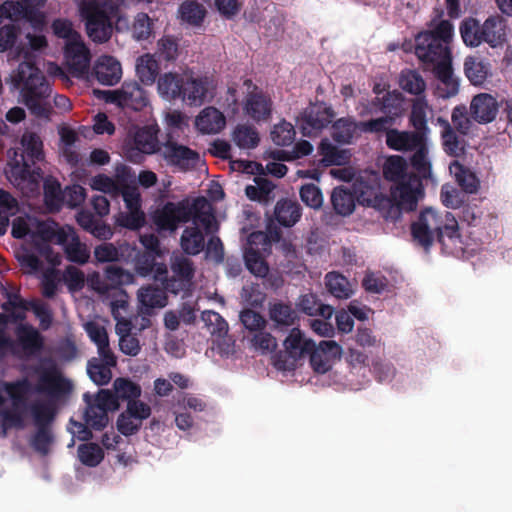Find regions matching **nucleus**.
Segmentation results:
<instances>
[{"label":"nucleus","instance_id":"1","mask_svg":"<svg viewBox=\"0 0 512 512\" xmlns=\"http://www.w3.org/2000/svg\"><path fill=\"white\" fill-rule=\"evenodd\" d=\"M411 234L425 249H429L436 240L446 253L453 252V246L460 238L455 216L448 211L439 213L432 208H426L420 213L417 221L411 225Z\"/></svg>","mask_w":512,"mask_h":512},{"label":"nucleus","instance_id":"2","mask_svg":"<svg viewBox=\"0 0 512 512\" xmlns=\"http://www.w3.org/2000/svg\"><path fill=\"white\" fill-rule=\"evenodd\" d=\"M11 79L15 88H21L23 101L31 114L38 118H49L52 89L42 71L33 63L22 62Z\"/></svg>","mask_w":512,"mask_h":512},{"label":"nucleus","instance_id":"3","mask_svg":"<svg viewBox=\"0 0 512 512\" xmlns=\"http://www.w3.org/2000/svg\"><path fill=\"white\" fill-rule=\"evenodd\" d=\"M22 152L16 149L8 151L10 177L15 181L36 183L42 176V170L36 163L44 160L43 141L32 131H25L21 137Z\"/></svg>","mask_w":512,"mask_h":512},{"label":"nucleus","instance_id":"4","mask_svg":"<svg viewBox=\"0 0 512 512\" xmlns=\"http://www.w3.org/2000/svg\"><path fill=\"white\" fill-rule=\"evenodd\" d=\"M86 404L83 419L78 422L70 419V423L76 429L73 431L81 441H89L93 438L92 430L102 431L109 423L108 412L115 411L116 403L109 390L100 389L96 394L86 392L83 394Z\"/></svg>","mask_w":512,"mask_h":512},{"label":"nucleus","instance_id":"5","mask_svg":"<svg viewBox=\"0 0 512 512\" xmlns=\"http://www.w3.org/2000/svg\"><path fill=\"white\" fill-rule=\"evenodd\" d=\"M414 52L426 70H434L442 62L452 60L450 47L441 44L430 31H422L416 35Z\"/></svg>","mask_w":512,"mask_h":512},{"label":"nucleus","instance_id":"6","mask_svg":"<svg viewBox=\"0 0 512 512\" xmlns=\"http://www.w3.org/2000/svg\"><path fill=\"white\" fill-rule=\"evenodd\" d=\"M159 154L168 166L180 172L193 170L200 160L196 150L178 143L170 133L162 140Z\"/></svg>","mask_w":512,"mask_h":512},{"label":"nucleus","instance_id":"7","mask_svg":"<svg viewBox=\"0 0 512 512\" xmlns=\"http://www.w3.org/2000/svg\"><path fill=\"white\" fill-rule=\"evenodd\" d=\"M335 111L325 102L310 103L297 117V124L304 136L318 135L332 123Z\"/></svg>","mask_w":512,"mask_h":512},{"label":"nucleus","instance_id":"8","mask_svg":"<svg viewBox=\"0 0 512 512\" xmlns=\"http://www.w3.org/2000/svg\"><path fill=\"white\" fill-rule=\"evenodd\" d=\"M243 85L248 90L243 107L245 114L256 122L269 120L273 110L271 96L254 84L251 79H245Z\"/></svg>","mask_w":512,"mask_h":512},{"label":"nucleus","instance_id":"9","mask_svg":"<svg viewBox=\"0 0 512 512\" xmlns=\"http://www.w3.org/2000/svg\"><path fill=\"white\" fill-rule=\"evenodd\" d=\"M82 14L86 20V30L89 37L98 43L108 41L112 35V21L104 8L90 2L82 8Z\"/></svg>","mask_w":512,"mask_h":512},{"label":"nucleus","instance_id":"10","mask_svg":"<svg viewBox=\"0 0 512 512\" xmlns=\"http://www.w3.org/2000/svg\"><path fill=\"white\" fill-rule=\"evenodd\" d=\"M106 102L140 111L148 105L146 91L136 81H125L120 89L103 91Z\"/></svg>","mask_w":512,"mask_h":512},{"label":"nucleus","instance_id":"11","mask_svg":"<svg viewBox=\"0 0 512 512\" xmlns=\"http://www.w3.org/2000/svg\"><path fill=\"white\" fill-rule=\"evenodd\" d=\"M170 268L173 275L165 279V289L174 295L190 290L195 275L193 261L182 254L174 253L170 258Z\"/></svg>","mask_w":512,"mask_h":512},{"label":"nucleus","instance_id":"12","mask_svg":"<svg viewBox=\"0 0 512 512\" xmlns=\"http://www.w3.org/2000/svg\"><path fill=\"white\" fill-rule=\"evenodd\" d=\"M192 209L185 202H167L157 209L153 215V222L159 230L174 231L180 223L191 220Z\"/></svg>","mask_w":512,"mask_h":512},{"label":"nucleus","instance_id":"13","mask_svg":"<svg viewBox=\"0 0 512 512\" xmlns=\"http://www.w3.org/2000/svg\"><path fill=\"white\" fill-rule=\"evenodd\" d=\"M421 192V178L415 173H410L409 176L394 183L391 187L390 195L394 200L404 204L406 209L412 210L417 204V195Z\"/></svg>","mask_w":512,"mask_h":512},{"label":"nucleus","instance_id":"14","mask_svg":"<svg viewBox=\"0 0 512 512\" xmlns=\"http://www.w3.org/2000/svg\"><path fill=\"white\" fill-rule=\"evenodd\" d=\"M87 363V373L90 379L98 386L107 385L112 379L111 368L117 365V358L113 352L98 354Z\"/></svg>","mask_w":512,"mask_h":512},{"label":"nucleus","instance_id":"15","mask_svg":"<svg viewBox=\"0 0 512 512\" xmlns=\"http://www.w3.org/2000/svg\"><path fill=\"white\" fill-rule=\"evenodd\" d=\"M182 84L179 99L191 106L202 105L209 89L208 78L184 75Z\"/></svg>","mask_w":512,"mask_h":512},{"label":"nucleus","instance_id":"16","mask_svg":"<svg viewBox=\"0 0 512 512\" xmlns=\"http://www.w3.org/2000/svg\"><path fill=\"white\" fill-rule=\"evenodd\" d=\"M69 382L62 377L55 366L44 368L38 377L36 390L53 396H60L69 390Z\"/></svg>","mask_w":512,"mask_h":512},{"label":"nucleus","instance_id":"17","mask_svg":"<svg viewBox=\"0 0 512 512\" xmlns=\"http://www.w3.org/2000/svg\"><path fill=\"white\" fill-rule=\"evenodd\" d=\"M426 140L419 132L398 130L396 128L387 131L385 143L387 147L394 151L411 152L421 146Z\"/></svg>","mask_w":512,"mask_h":512},{"label":"nucleus","instance_id":"18","mask_svg":"<svg viewBox=\"0 0 512 512\" xmlns=\"http://www.w3.org/2000/svg\"><path fill=\"white\" fill-rule=\"evenodd\" d=\"M266 235L262 232H253L250 234L248 238V242L250 244V247L247 248L244 252V261L246 268L249 270V272L256 277L263 278L265 277L269 272V266L265 259L263 258L262 254L252 247L253 244H256L258 242H265Z\"/></svg>","mask_w":512,"mask_h":512},{"label":"nucleus","instance_id":"19","mask_svg":"<svg viewBox=\"0 0 512 512\" xmlns=\"http://www.w3.org/2000/svg\"><path fill=\"white\" fill-rule=\"evenodd\" d=\"M92 74L100 84L113 86L121 79L122 67L116 58L104 55L96 61Z\"/></svg>","mask_w":512,"mask_h":512},{"label":"nucleus","instance_id":"20","mask_svg":"<svg viewBox=\"0 0 512 512\" xmlns=\"http://www.w3.org/2000/svg\"><path fill=\"white\" fill-rule=\"evenodd\" d=\"M65 58L71 73L82 75L90 65V51L81 41H69L65 47Z\"/></svg>","mask_w":512,"mask_h":512},{"label":"nucleus","instance_id":"21","mask_svg":"<svg viewBox=\"0 0 512 512\" xmlns=\"http://www.w3.org/2000/svg\"><path fill=\"white\" fill-rule=\"evenodd\" d=\"M167 290L154 284L142 286L137 293L141 311L144 314L151 315L156 308H163L167 305Z\"/></svg>","mask_w":512,"mask_h":512},{"label":"nucleus","instance_id":"22","mask_svg":"<svg viewBox=\"0 0 512 512\" xmlns=\"http://www.w3.org/2000/svg\"><path fill=\"white\" fill-rule=\"evenodd\" d=\"M439 80L436 88L438 97L448 99L455 96L459 91V81L453 75L452 60L442 62L436 69L432 70Z\"/></svg>","mask_w":512,"mask_h":512},{"label":"nucleus","instance_id":"23","mask_svg":"<svg viewBox=\"0 0 512 512\" xmlns=\"http://www.w3.org/2000/svg\"><path fill=\"white\" fill-rule=\"evenodd\" d=\"M15 335L24 354L31 356L42 350L44 339L32 325L20 323L15 329Z\"/></svg>","mask_w":512,"mask_h":512},{"label":"nucleus","instance_id":"24","mask_svg":"<svg viewBox=\"0 0 512 512\" xmlns=\"http://www.w3.org/2000/svg\"><path fill=\"white\" fill-rule=\"evenodd\" d=\"M76 220L81 228L99 240H109L114 234L109 224L105 223L101 217H95L90 211H80L76 216Z\"/></svg>","mask_w":512,"mask_h":512},{"label":"nucleus","instance_id":"25","mask_svg":"<svg viewBox=\"0 0 512 512\" xmlns=\"http://www.w3.org/2000/svg\"><path fill=\"white\" fill-rule=\"evenodd\" d=\"M332 139L338 144H351L360 137V122L352 117H341L332 123Z\"/></svg>","mask_w":512,"mask_h":512},{"label":"nucleus","instance_id":"26","mask_svg":"<svg viewBox=\"0 0 512 512\" xmlns=\"http://www.w3.org/2000/svg\"><path fill=\"white\" fill-rule=\"evenodd\" d=\"M226 124L223 113L215 107L204 108L196 117L195 126L203 134L220 132Z\"/></svg>","mask_w":512,"mask_h":512},{"label":"nucleus","instance_id":"27","mask_svg":"<svg viewBox=\"0 0 512 512\" xmlns=\"http://www.w3.org/2000/svg\"><path fill=\"white\" fill-rule=\"evenodd\" d=\"M159 131L157 125L143 126L135 132L132 144L141 148L148 155L160 153L162 141L158 138Z\"/></svg>","mask_w":512,"mask_h":512},{"label":"nucleus","instance_id":"28","mask_svg":"<svg viewBox=\"0 0 512 512\" xmlns=\"http://www.w3.org/2000/svg\"><path fill=\"white\" fill-rule=\"evenodd\" d=\"M506 37L505 20L497 15L489 17L482 24V41L488 43L491 47L502 46Z\"/></svg>","mask_w":512,"mask_h":512},{"label":"nucleus","instance_id":"29","mask_svg":"<svg viewBox=\"0 0 512 512\" xmlns=\"http://www.w3.org/2000/svg\"><path fill=\"white\" fill-rule=\"evenodd\" d=\"M284 347L289 357L297 360L306 356L311 351L312 347H314V341L306 339L299 328L293 327L284 340Z\"/></svg>","mask_w":512,"mask_h":512},{"label":"nucleus","instance_id":"30","mask_svg":"<svg viewBox=\"0 0 512 512\" xmlns=\"http://www.w3.org/2000/svg\"><path fill=\"white\" fill-rule=\"evenodd\" d=\"M269 318L274 329L287 330L295 324L298 315L290 304L275 302L269 306Z\"/></svg>","mask_w":512,"mask_h":512},{"label":"nucleus","instance_id":"31","mask_svg":"<svg viewBox=\"0 0 512 512\" xmlns=\"http://www.w3.org/2000/svg\"><path fill=\"white\" fill-rule=\"evenodd\" d=\"M274 214L280 225L292 227L301 218L302 208L297 201L281 199L276 203Z\"/></svg>","mask_w":512,"mask_h":512},{"label":"nucleus","instance_id":"32","mask_svg":"<svg viewBox=\"0 0 512 512\" xmlns=\"http://www.w3.org/2000/svg\"><path fill=\"white\" fill-rule=\"evenodd\" d=\"M183 76L184 75L175 72H167L159 76L157 81L159 95L170 101L179 99L183 85Z\"/></svg>","mask_w":512,"mask_h":512},{"label":"nucleus","instance_id":"33","mask_svg":"<svg viewBox=\"0 0 512 512\" xmlns=\"http://www.w3.org/2000/svg\"><path fill=\"white\" fill-rule=\"evenodd\" d=\"M159 64L153 55L147 53L136 60V75L142 84L151 86L159 74Z\"/></svg>","mask_w":512,"mask_h":512},{"label":"nucleus","instance_id":"34","mask_svg":"<svg viewBox=\"0 0 512 512\" xmlns=\"http://www.w3.org/2000/svg\"><path fill=\"white\" fill-rule=\"evenodd\" d=\"M181 248L188 255H198L205 248V236L198 226L186 227L180 239Z\"/></svg>","mask_w":512,"mask_h":512},{"label":"nucleus","instance_id":"35","mask_svg":"<svg viewBox=\"0 0 512 512\" xmlns=\"http://www.w3.org/2000/svg\"><path fill=\"white\" fill-rule=\"evenodd\" d=\"M4 389L11 399L13 408H26L28 395L31 392V383L27 378L6 382Z\"/></svg>","mask_w":512,"mask_h":512},{"label":"nucleus","instance_id":"36","mask_svg":"<svg viewBox=\"0 0 512 512\" xmlns=\"http://www.w3.org/2000/svg\"><path fill=\"white\" fill-rule=\"evenodd\" d=\"M443 130L441 133L444 151L454 157H459L465 152L464 141L456 134L447 120L439 119Z\"/></svg>","mask_w":512,"mask_h":512},{"label":"nucleus","instance_id":"37","mask_svg":"<svg viewBox=\"0 0 512 512\" xmlns=\"http://www.w3.org/2000/svg\"><path fill=\"white\" fill-rule=\"evenodd\" d=\"M325 285L328 292L337 299H348L353 294L349 280L335 271L326 274Z\"/></svg>","mask_w":512,"mask_h":512},{"label":"nucleus","instance_id":"38","mask_svg":"<svg viewBox=\"0 0 512 512\" xmlns=\"http://www.w3.org/2000/svg\"><path fill=\"white\" fill-rule=\"evenodd\" d=\"M114 393H111L115 399L116 408H119V400L135 401L141 395V387L128 378H117L113 383Z\"/></svg>","mask_w":512,"mask_h":512},{"label":"nucleus","instance_id":"39","mask_svg":"<svg viewBox=\"0 0 512 512\" xmlns=\"http://www.w3.org/2000/svg\"><path fill=\"white\" fill-rule=\"evenodd\" d=\"M331 204L338 215L349 216L355 209V196L347 188L336 187L331 194Z\"/></svg>","mask_w":512,"mask_h":512},{"label":"nucleus","instance_id":"40","mask_svg":"<svg viewBox=\"0 0 512 512\" xmlns=\"http://www.w3.org/2000/svg\"><path fill=\"white\" fill-rule=\"evenodd\" d=\"M449 170L464 192L474 193L477 191L479 180L473 172L465 168L458 161H453L449 166Z\"/></svg>","mask_w":512,"mask_h":512},{"label":"nucleus","instance_id":"41","mask_svg":"<svg viewBox=\"0 0 512 512\" xmlns=\"http://www.w3.org/2000/svg\"><path fill=\"white\" fill-rule=\"evenodd\" d=\"M373 206L381 212L382 216L386 220H391L393 222H396L401 218L402 209L405 208L404 204L400 203V201L394 200L391 195L390 197L376 195L373 200Z\"/></svg>","mask_w":512,"mask_h":512},{"label":"nucleus","instance_id":"42","mask_svg":"<svg viewBox=\"0 0 512 512\" xmlns=\"http://www.w3.org/2000/svg\"><path fill=\"white\" fill-rule=\"evenodd\" d=\"M407 169V162L402 156L392 155L384 163L383 175L386 180L396 183L410 175Z\"/></svg>","mask_w":512,"mask_h":512},{"label":"nucleus","instance_id":"43","mask_svg":"<svg viewBox=\"0 0 512 512\" xmlns=\"http://www.w3.org/2000/svg\"><path fill=\"white\" fill-rule=\"evenodd\" d=\"M30 411L36 428H51L56 416V408L52 402H36L31 405Z\"/></svg>","mask_w":512,"mask_h":512},{"label":"nucleus","instance_id":"44","mask_svg":"<svg viewBox=\"0 0 512 512\" xmlns=\"http://www.w3.org/2000/svg\"><path fill=\"white\" fill-rule=\"evenodd\" d=\"M427 103L421 98L413 101L411 113L409 116V123L414 128L415 132L421 133L426 138L429 131L427 125Z\"/></svg>","mask_w":512,"mask_h":512},{"label":"nucleus","instance_id":"45","mask_svg":"<svg viewBox=\"0 0 512 512\" xmlns=\"http://www.w3.org/2000/svg\"><path fill=\"white\" fill-rule=\"evenodd\" d=\"M79 461L87 467H97L104 459V450L97 443L80 444L77 448Z\"/></svg>","mask_w":512,"mask_h":512},{"label":"nucleus","instance_id":"46","mask_svg":"<svg viewBox=\"0 0 512 512\" xmlns=\"http://www.w3.org/2000/svg\"><path fill=\"white\" fill-rule=\"evenodd\" d=\"M24 9V19L33 28L41 29L45 24V16L40 9L45 5L46 0H19Z\"/></svg>","mask_w":512,"mask_h":512},{"label":"nucleus","instance_id":"47","mask_svg":"<svg viewBox=\"0 0 512 512\" xmlns=\"http://www.w3.org/2000/svg\"><path fill=\"white\" fill-rule=\"evenodd\" d=\"M233 140L240 148L253 149L259 144L260 138L253 126L240 124L233 132Z\"/></svg>","mask_w":512,"mask_h":512},{"label":"nucleus","instance_id":"48","mask_svg":"<svg viewBox=\"0 0 512 512\" xmlns=\"http://www.w3.org/2000/svg\"><path fill=\"white\" fill-rule=\"evenodd\" d=\"M44 201L45 204L56 210H59L63 204L64 193L61 190L60 183L53 177H48L44 180Z\"/></svg>","mask_w":512,"mask_h":512},{"label":"nucleus","instance_id":"49","mask_svg":"<svg viewBox=\"0 0 512 512\" xmlns=\"http://www.w3.org/2000/svg\"><path fill=\"white\" fill-rule=\"evenodd\" d=\"M85 330L91 339L97 345L98 354L113 352L109 345V338L104 326L97 322H88Z\"/></svg>","mask_w":512,"mask_h":512},{"label":"nucleus","instance_id":"50","mask_svg":"<svg viewBox=\"0 0 512 512\" xmlns=\"http://www.w3.org/2000/svg\"><path fill=\"white\" fill-rule=\"evenodd\" d=\"M403 98L400 93L393 91L387 92L382 101L381 112L385 116H390L394 121L401 118L404 114Z\"/></svg>","mask_w":512,"mask_h":512},{"label":"nucleus","instance_id":"51","mask_svg":"<svg viewBox=\"0 0 512 512\" xmlns=\"http://www.w3.org/2000/svg\"><path fill=\"white\" fill-rule=\"evenodd\" d=\"M399 84L404 91L413 95L421 94L426 88L424 79L415 70L402 71Z\"/></svg>","mask_w":512,"mask_h":512},{"label":"nucleus","instance_id":"52","mask_svg":"<svg viewBox=\"0 0 512 512\" xmlns=\"http://www.w3.org/2000/svg\"><path fill=\"white\" fill-rule=\"evenodd\" d=\"M271 139L277 146H289L291 145L296 136L294 126L285 120L274 125L270 133Z\"/></svg>","mask_w":512,"mask_h":512},{"label":"nucleus","instance_id":"53","mask_svg":"<svg viewBox=\"0 0 512 512\" xmlns=\"http://www.w3.org/2000/svg\"><path fill=\"white\" fill-rule=\"evenodd\" d=\"M201 318L211 335L221 338L228 333V323L218 312L212 310L203 311Z\"/></svg>","mask_w":512,"mask_h":512},{"label":"nucleus","instance_id":"54","mask_svg":"<svg viewBox=\"0 0 512 512\" xmlns=\"http://www.w3.org/2000/svg\"><path fill=\"white\" fill-rule=\"evenodd\" d=\"M396 123L390 116H381L377 118H371L367 121H360V131L362 133L371 134H385L387 138V131H390L392 126Z\"/></svg>","mask_w":512,"mask_h":512},{"label":"nucleus","instance_id":"55","mask_svg":"<svg viewBox=\"0 0 512 512\" xmlns=\"http://www.w3.org/2000/svg\"><path fill=\"white\" fill-rule=\"evenodd\" d=\"M64 251L70 262L85 264L90 257L87 246L80 242L77 236H72L69 243L65 245Z\"/></svg>","mask_w":512,"mask_h":512},{"label":"nucleus","instance_id":"56","mask_svg":"<svg viewBox=\"0 0 512 512\" xmlns=\"http://www.w3.org/2000/svg\"><path fill=\"white\" fill-rule=\"evenodd\" d=\"M312 151V144L307 140H301L295 144L292 151L275 150L272 152V157L279 161H293L311 154Z\"/></svg>","mask_w":512,"mask_h":512},{"label":"nucleus","instance_id":"57","mask_svg":"<svg viewBox=\"0 0 512 512\" xmlns=\"http://www.w3.org/2000/svg\"><path fill=\"white\" fill-rule=\"evenodd\" d=\"M181 18L193 25H199L206 14V10L203 5L196 1L183 2L179 9Z\"/></svg>","mask_w":512,"mask_h":512},{"label":"nucleus","instance_id":"58","mask_svg":"<svg viewBox=\"0 0 512 512\" xmlns=\"http://www.w3.org/2000/svg\"><path fill=\"white\" fill-rule=\"evenodd\" d=\"M460 33L463 42L467 46L477 47L480 45V25L478 20L465 19L460 26Z\"/></svg>","mask_w":512,"mask_h":512},{"label":"nucleus","instance_id":"59","mask_svg":"<svg viewBox=\"0 0 512 512\" xmlns=\"http://www.w3.org/2000/svg\"><path fill=\"white\" fill-rule=\"evenodd\" d=\"M52 443L53 433L51 428H36V432L30 440L32 448L41 455H47L49 453Z\"/></svg>","mask_w":512,"mask_h":512},{"label":"nucleus","instance_id":"60","mask_svg":"<svg viewBox=\"0 0 512 512\" xmlns=\"http://www.w3.org/2000/svg\"><path fill=\"white\" fill-rule=\"evenodd\" d=\"M115 224L130 230H137L145 224V214L142 210L120 212L115 219Z\"/></svg>","mask_w":512,"mask_h":512},{"label":"nucleus","instance_id":"61","mask_svg":"<svg viewBox=\"0 0 512 512\" xmlns=\"http://www.w3.org/2000/svg\"><path fill=\"white\" fill-rule=\"evenodd\" d=\"M411 165L423 177H427L431 173V163L428 160V148L426 140L421 146L414 149L411 157Z\"/></svg>","mask_w":512,"mask_h":512},{"label":"nucleus","instance_id":"62","mask_svg":"<svg viewBox=\"0 0 512 512\" xmlns=\"http://www.w3.org/2000/svg\"><path fill=\"white\" fill-rule=\"evenodd\" d=\"M300 198L308 207L313 209L321 208L323 204V195L320 188L314 183H307L301 186Z\"/></svg>","mask_w":512,"mask_h":512},{"label":"nucleus","instance_id":"63","mask_svg":"<svg viewBox=\"0 0 512 512\" xmlns=\"http://www.w3.org/2000/svg\"><path fill=\"white\" fill-rule=\"evenodd\" d=\"M20 27L10 23L0 27V53L11 50L20 36Z\"/></svg>","mask_w":512,"mask_h":512},{"label":"nucleus","instance_id":"64","mask_svg":"<svg viewBox=\"0 0 512 512\" xmlns=\"http://www.w3.org/2000/svg\"><path fill=\"white\" fill-rule=\"evenodd\" d=\"M453 127L461 135H467L472 125L471 118L468 114V109L465 105H458L454 107L451 115Z\"/></svg>","mask_w":512,"mask_h":512}]
</instances>
